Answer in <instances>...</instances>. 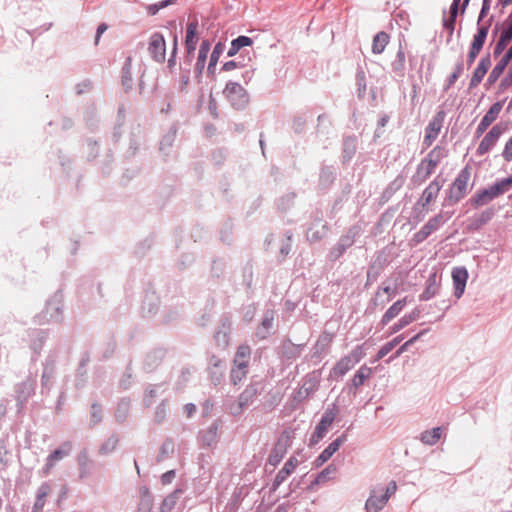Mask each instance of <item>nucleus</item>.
Returning <instances> with one entry per match:
<instances>
[{"label": "nucleus", "instance_id": "obj_1", "mask_svg": "<svg viewBox=\"0 0 512 512\" xmlns=\"http://www.w3.org/2000/svg\"><path fill=\"white\" fill-rule=\"evenodd\" d=\"M363 346H357L349 355L342 357L333 367L330 376L340 378L350 371L364 357Z\"/></svg>", "mask_w": 512, "mask_h": 512}, {"label": "nucleus", "instance_id": "obj_2", "mask_svg": "<svg viewBox=\"0 0 512 512\" xmlns=\"http://www.w3.org/2000/svg\"><path fill=\"white\" fill-rule=\"evenodd\" d=\"M223 94L235 109H243L249 103V96L246 90L237 82H228L223 90Z\"/></svg>", "mask_w": 512, "mask_h": 512}, {"label": "nucleus", "instance_id": "obj_3", "mask_svg": "<svg viewBox=\"0 0 512 512\" xmlns=\"http://www.w3.org/2000/svg\"><path fill=\"white\" fill-rule=\"evenodd\" d=\"M471 178V169L469 167L463 168L449 190V200L458 202L465 197L468 191V185Z\"/></svg>", "mask_w": 512, "mask_h": 512}, {"label": "nucleus", "instance_id": "obj_4", "mask_svg": "<svg viewBox=\"0 0 512 512\" xmlns=\"http://www.w3.org/2000/svg\"><path fill=\"white\" fill-rule=\"evenodd\" d=\"M445 156L446 153L442 147H434L428 153L427 157L421 160L418 167V174L422 175L424 179H427Z\"/></svg>", "mask_w": 512, "mask_h": 512}, {"label": "nucleus", "instance_id": "obj_5", "mask_svg": "<svg viewBox=\"0 0 512 512\" xmlns=\"http://www.w3.org/2000/svg\"><path fill=\"white\" fill-rule=\"evenodd\" d=\"M291 440H292L291 432L285 431L282 433V435L280 436L279 440L277 441L275 447L273 448V450L271 451V453L269 455L268 462L271 465L276 466L281 462V460L287 453L288 448L291 445Z\"/></svg>", "mask_w": 512, "mask_h": 512}, {"label": "nucleus", "instance_id": "obj_6", "mask_svg": "<svg viewBox=\"0 0 512 512\" xmlns=\"http://www.w3.org/2000/svg\"><path fill=\"white\" fill-rule=\"evenodd\" d=\"M488 32H489V24L479 27L477 33L474 35L473 41L471 43V46H470V49H469V52L467 55V63L469 66H471L474 63L476 57L482 50L483 45L486 41Z\"/></svg>", "mask_w": 512, "mask_h": 512}, {"label": "nucleus", "instance_id": "obj_7", "mask_svg": "<svg viewBox=\"0 0 512 512\" xmlns=\"http://www.w3.org/2000/svg\"><path fill=\"white\" fill-rule=\"evenodd\" d=\"M504 130L505 128L499 124L493 126L481 140L477 148V154L483 156L488 153L496 145Z\"/></svg>", "mask_w": 512, "mask_h": 512}, {"label": "nucleus", "instance_id": "obj_8", "mask_svg": "<svg viewBox=\"0 0 512 512\" xmlns=\"http://www.w3.org/2000/svg\"><path fill=\"white\" fill-rule=\"evenodd\" d=\"M148 51L151 57L160 63L166 59V42L162 34L154 33L151 35L148 43Z\"/></svg>", "mask_w": 512, "mask_h": 512}, {"label": "nucleus", "instance_id": "obj_9", "mask_svg": "<svg viewBox=\"0 0 512 512\" xmlns=\"http://www.w3.org/2000/svg\"><path fill=\"white\" fill-rule=\"evenodd\" d=\"M444 113L438 112L433 119L429 122L425 129V136L423 139V145L428 148L437 139L439 133L443 127Z\"/></svg>", "mask_w": 512, "mask_h": 512}, {"label": "nucleus", "instance_id": "obj_10", "mask_svg": "<svg viewBox=\"0 0 512 512\" xmlns=\"http://www.w3.org/2000/svg\"><path fill=\"white\" fill-rule=\"evenodd\" d=\"M503 104L504 101H498L490 107L476 128V136H481L487 130V128L498 118L503 108Z\"/></svg>", "mask_w": 512, "mask_h": 512}, {"label": "nucleus", "instance_id": "obj_11", "mask_svg": "<svg viewBox=\"0 0 512 512\" xmlns=\"http://www.w3.org/2000/svg\"><path fill=\"white\" fill-rule=\"evenodd\" d=\"M198 23L197 21H193L187 24L186 27V36H185V49L187 52V57L189 61L193 58L194 52L196 50V46L198 43Z\"/></svg>", "mask_w": 512, "mask_h": 512}, {"label": "nucleus", "instance_id": "obj_12", "mask_svg": "<svg viewBox=\"0 0 512 512\" xmlns=\"http://www.w3.org/2000/svg\"><path fill=\"white\" fill-rule=\"evenodd\" d=\"M512 40V13L503 22V29L494 48V55L501 54Z\"/></svg>", "mask_w": 512, "mask_h": 512}, {"label": "nucleus", "instance_id": "obj_13", "mask_svg": "<svg viewBox=\"0 0 512 512\" xmlns=\"http://www.w3.org/2000/svg\"><path fill=\"white\" fill-rule=\"evenodd\" d=\"M334 419L335 413L333 411H327L323 415L320 422L316 426L314 433L311 436V444L318 443L325 436L329 427L332 425Z\"/></svg>", "mask_w": 512, "mask_h": 512}, {"label": "nucleus", "instance_id": "obj_14", "mask_svg": "<svg viewBox=\"0 0 512 512\" xmlns=\"http://www.w3.org/2000/svg\"><path fill=\"white\" fill-rule=\"evenodd\" d=\"M452 279L454 284V295L457 298H460L466 287V282L468 279V272L464 267H456L452 271Z\"/></svg>", "mask_w": 512, "mask_h": 512}, {"label": "nucleus", "instance_id": "obj_15", "mask_svg": "<svg viewBox=\"0 0 512 512\" xmlns=\"http://www.w3.org/2000/svg\"><path fill=\"white\" fill-rule=\"evenodd\" d=\"M491 66L490 57H483L478 63L476 69L473 72L472 78L470 80V87L474 88L478 86L486 75L488 69Z\"/></svg>", "mask_w": 512, "mask_h": 512}, {"label": "nucleus", "instance_id": "obj_16", "mask_svg": "<svg viewBox=\"0 0 512 512\" xmlns=\"http://www.w3.org/2000/svg\"><path fill=\"white\" fill-rule=\"evenodd\" d=\"M442 188V183L438 180V178L434 179L423 191L421 196L422 206H427L432 201H434L440 190Z\"/></svg>", "mask_w": 512, "mask_h": 512}, {"label": "nucleus", "instance_id": "obj_17", "mask_svg": "<svg viewBox=\"0 0 512 512\" xmlns=\"http://www.w3.org/2000/svg\"><path fill=\"white\" fill-rule=\"evenodd\" d=\"M298 464L299 461L296 457H290L284 464V467L277 473L274 485L277 487L282 484L287 479V477L293 473Z\"/></svg>", "mask_w": 512, "mask_h": 512}, {"label": "nucleus", "instance_id": "obj_18", "mask_svg": "<svg viewBox=\"0 0 512 512\" xmlns=\"http://www.w3.org/2000/svg\"><path fill=\"white\" fill-rule=\"evenodd\" d=\"M343 440V437H339L335 439L332 443H330L329 446L326 449H324L315 460L316 467H320L324 463H326L333 456V454L337 452V450L343 443Z\"/></svg>", "mask_w": 512, "mask_h": 512}, {"label": "nucleus", "instance_id": "obj_19", "mask_svg": "<svg viewBox=\"0 0 512 512\" xmlns=\"http://www.w3.org/2000/svg\"><path fill=\"white\" fill-rule=\"evenodd\" d=\"M387 502L386 497L382 494L378 496L376 491H373L366 501L365 508L368 512H379Z\"/></svg>", "mask_w": 512, "mask_h": 512}, {"label": "nucleus", "instance_id": "obj_20", "mask_svg": "<svg viewBox=\"0 0 512 512\" xmlns=\"http://www.w3.org/2000/svg\"><path fill=\"white\" fill-rule=\"evenodd\" d=\"M407 303V297H404L398 301H396L383 315L382 317V324L386 325L388 322H390L393 318L399 315V313L402 311L404 306Z\"/></svg>", "mask_w": 512, "mask_h": 512}, {"label": "nucleus", "instance_id": "obj_21", "mask_svg": "<svg viewBox=\"0 0 512 512\" xmlns=\"http://www.w3.org/2000/svg\"><path fill=\"white\" fill-rule=\"evenodd\" d=\"M71 450V443L67 442L63 445V449H57L47 458V463L45 467V473L47 474L50 469L55 465V462L61 460L64 456H66Z\"/></svg>", "mask_w": 512, "mask_h": 512}, {"label": "nucleus", "instance_id": "obj_22", "mask_svg": "<svg viewBox=\"0 0 512 512\" xmlns=\"http://www.w3.org/2000/svg\"><path fill=\"white\" fill-rule=\"evenodd\" d=\"M251 348L248 345H240L234 357L235 366H249Z\"/></svg>", "mask_w": 512, "mask_h": 512}, {"label": "nucleus", "instance_id": "obj_23", "mask_svg": "<svg viewBox=\"0 0 512 512\" xmlns=\"http://www.w3.org/2000/svg\"><path fill=\"white\" fill-rule=\"evenodd\" d=\"M51 488L48 484H42L37 492V497L33 506V512H40L45 506L46 498L50 494Z\"/></svg>", "mask_w": 512, "mask_h": 512}, {"label": "nucleus", "instance_id": "obj_24", "mask_svg": "<svg viewBox=\"0 0 512 512\" xmlns=\"http://www.w3.org/2000/svg\"><path fill=\"white\" fill-rule=\"evenodd\" d=\"M253 44V40L248 36H239L231 42V46L227 52L229 57L236 55L239 50L246 46H251Z\"/></svg>", "mask_w": 512, "mask_h": 512}, {"label": "nucleus", "instance_id": "obj_25", "mask_svg": "<svg viewBox=\"0 0 512 512\" xmlns=\"http://www.w3.org/2000/svg\"><path fill=\"white\" fill-rule=\"evenodd\" d=\"M389 43V35L386 32H378L374 38L372 43V52L374 54H381L387 44Z\"/></svg>", "mask_w": 512, "mask_h": 512}, {"label": "nucleus", "instance_id": "obj_26", "mask_svg": "<svg viewBox=\"0 0 512 512\" xmlns=\"http://www.w3.org/2000/svg\"><path fill=\"white\" fill-rule=\"evenodd\" d=\"M461 0H453V3L450 7V16L447 19H444V27L449 31V34L452 35L455 29V21L458 14V7Z\"/></svg>", "mask_w": 512, "mask_h": 512}, {"label": "nucleus", "instance_id": "obj_27", "mask_svg": "<svg viewBox=\"0 0 512 512\" xmlns=\"http://www.w3.org/2000/svg\"><path fill=\"white\" fill-rule=\"evenodd\" d=\"M442 429L440 427L426 430L421 434V441L426 445H434L441 438Z\"/></svg>", "mask_w": 512, "mask_h": 512}, {"label": "nucleus", "instance_id": "obj_28", "mask_svg": "<svg viewBox=\"0 0 512 512\" xmlns=\"http://www.w3.org/2000/svg\"><path fill=\"white\" fill-rule=\"evenodd\" d=\"M439 286L436 282V275H432L428 281L424 292L420 295V300L427 301L434 297L438 292Z\"/></svg>", "mask_w": 512, "mask_h": 512}, {"label": "nucleus", "instance_id": "obj_29", "mask_svg": "<svg viewBox=\"0 0 512 512\" xmlns=\"http://www.w3.org/2000/svg\"><path fill=\"white\" fill-rule=\"evenodd\" d=\"M371 374V368L367 366H361L352 379L353 386L356 388L360 387L364 384L365 380L371 376Z\"/></svg>", "mask_w": 512, "mask_h": 512}, {"label": "nucleus", "instance_id": "obj_30", "mask_svg": "<svg viewBox=\"0 0 512 512\" xmlns=\"http://www.w3.org/2000/svg\"><path fill=\"white\" fill-rule=\"evenodd\" d=\"M419 317L418 311H413L409 315L403 316L397 323H395L391 327V333H396L403 329L404 327L408 326L410 323L415 321Z\"/></svg>", "mask_w": 512, "mask_h": 512}, {"label": "nucleus", "instance_id": "obj_31", "mask_svg": "<svg viewBox=\"0 0 512 512\" xmlns=\"http://www.w3.org/2000/svg\"><path fill=\"white\" fill-rule=\"evenodd\" d=\"M512 186V177H508L505 179H502L501 181H498L494 185L490 187V192H492V195H495L498 197L499 195L507 192L510 187Z\"/></svg>", "mask_w": 512, "mask_h": 512}, {"label": "nucleus", "instance_id": "obj_32", "mask_svg": "<svg viewBox=\"0 0 512 512\" xmlns=\"http://www.w3.org/2000/svg\"><path fill=\"white\" fill-rule=\"evenodd\" d=\"M179 493H180V491L177 490V491L171 493L170 495H168L161 503L159 512H171L177 504V501L179 498Z\"/></svg>", "mask_w": 512, "mask_h": 512}, {"label": "nucleus", "instance_id": "obj_33", "mask_svg": "<svg viewBox=\"0 0 512 512\" xmlns=\"http://www.w3.org/2000/svg\"><path fill=\"white\" fill-rule=\"evenodd\" d=\"M496 196L492 195V192H490V187L488 189H484L480 192H478L472 199L473 204L476 207L483 206L487 204L489 201L494 199Z\"/></svg>", "mask_w": 512, "mask_h": 512}, {"label": "nucleus", "instance_id": "obj_34", "mask_svg": "<svg viewBox=\"0 0 512 512\" xmlns=\"http://www.w3.org/2000/svg\"><path fill=\"white\" fill-rule=\"evenodd\" d=\"M152 507H153L152 497H151L150 493L148 492V490H144L142 492V495L140 498L137 512H151Z\"/></svg>", "mask_w": 512, "mask_h": 512}, {"label": "nucleus", "instance_id": "obj_35", "mask_svg": "<svg viewBox=\"0 0 512 512\" xmlns=\"http://www.w3.org/2000/svg\"><path fill=\"white\" fill-rule=\"evenodd\" d=\"M209 50H210L209 42L206 40L202 41V43L200 45L199 53H198L197 64H196L197 69H199L200 71L204 68Z\"/></svg>", "mask_w": 512, "mask_h": 512}, {"label": "nucleus", "instance_id": "obj_36", "mask_svg": "<svg viewBox=\"0 0 512 512\" xmlns=\"http://www.w3.org/2000/svg\"><path fill=\"white\" fill-rule=\"evenodd\" d=\"M131 62V57H128L122 70V85L125 87L126 90H128L131 87L132 83Z\"/></svg>", "mask_w": 512, "mask_h": 512}, {"label": "nucleus", "instance_id": "obj_37", "mask_svg": "<svg viewBox=\"0 0 512 512\" xmlns=\"http://www.w3.org/2000/svg\"><path fill=\"white\" fill-rule=\"evenodd\" d=\"M248 368L244 366H233L231 370V381L234 385L241 382L247 375Z\"/></svg>", "mask_w": 512, "mask_h": 512}, {"label": "nucleus", "instance_id": "obj_38", "mask_svg": "<svg viewBox=\"0 0 512 512\" xmlns=\"http://www.w3.org/2000/svg\"><path fill=\"white\" fill-rule=\"evenodd\" d=\"M337 472V467L334 464H330L323 471H321L317 478L315 479L316 484L325 483L330 479L331 475H334Z\"/></svg>", "mask_w": 512, "mask_h": 512}, {"label": "nucleus", "instance_id": "obj_39", "mask_svg": "<svg viewBox=\"0 0 512 512\" xmlns=\"http://www.w3.org/2000/svg\"><path fill=\"white\" fill-rule=\"evenodd\" d=\"M443 223V215L438 214L433 218L429 219L428 222L424 225L426 230H429L431 233L437 230L441 224Z\"/></svg>", "mask_w": 512, "mask_h": 512}, {"label": "nucleus", "instance_id": "obj_40", "mask_svg": "<svg viewBox=\"0 0 512 512\" xmlns=\"http://www.w3.org/2000/svg\"><path fill=\"white\" fill-rule=\"evenodd\" d=\"M492 218L491 211L482 212L476 219L474 223V229H478L481 226L485 225Z\"/></svg>", "mask_w": 512, "mask_h": 512}, {"label": "nucleus", "instance_id": "obj_41", "mask_svg": "<svg viewBox=\"0 0 512 512\" xmlns=\"http://www.w3.org/2000/svg\"><path fill=\"white\" fill-rule=\"evenodd\" d=\"M394 278L393 293L401 292L405 290L404 277L401 272L395 273L392 276Z\"/></svg>", "mask_w": 512, "mask_h": 512}, {"label": "nucleus", "instance_id": "obj_42", "mask_svg": "<svg viewBox=\"0 0 512 512\" xmlns=\"http://www.w3.org/2000/svg\"><path fill=\"white\" fill-rule=\"evenodd\" d=\"M272 324H273V318L272 317H265L263 319L262 323H261V327L257 331V335L260 338H265L266 334L262 331V329L267 331V330H269L272 327Z\"/></svg>", "mask_w": 512, "mask_h": 512}, {"label": "nucleus", "instance_id": "obj_43", "mask_svg": "<svg viewBox=\"0 0 512 512\" xmlns=\"http://www.w3.org/2000/svg\"><path fill=\"white\" fill-rule=\"evenodd\" d=\"M117 442L118 440L116 438H109L100 448V453L106 454L113 451L117 445Z\"/></svg>", "mask_w": 512, "mask_h": 512}, {"label": "nucleus", "instance_id": "obj_44", "mask_svg": "<svg viewBox=\"0 0 512 512\" xmlns=\"http://www.w3.org/2000/svg\"><path fill=\"white\" fill-rule=\"evenodd\" d=\"M423 334V332H420L418 333L417 335H415L414 337H412L410 340L406 341L396 352L395 354V357H398L399 355H401L403 352H405L408 347L413 344L415 341H417L420 336Z\"/></svg>", "mask_w": 512, "mask_h": 512}, {"label": "nucleus", "instance_id": "obj_45", "mask_svg": "<svg viewBox=\"0 0 512 512\" xmlns=\"http://www.w3.org/2000/svg\"><path fill=\"white\" fill-rule=\"evenodd\" d=\"M393 343H389L387 342L386 344H384L380 350L378 351L377 353V357H376V360H380L382 359L383 357H385L389 352H391L393 350Z\"/></svg>", "mask_w": 512, "mask_h": 512}, {"label": "nucleus", "instance_id": "obj_46", "mask_svg": "<svg viewBox=\"0 0 512 512\" xmlns=\"http://www.w3.org/2000/svg\"><path fill=\"white\" fill-rule=\"evenodd\" d=\"M502 155L506 161L512 160V137L505 144Z\"/></svg>", "mask_w": 512, "mask_h": 512}, {"label": "nucleus", "instance_id": "obj_47", "mask_svg": "<svg viewBox=\"0 0 512 512\" xmlns=\"http://www.w3.org/2000/svg\"><path fill=\"white\" fill-rule=\"evenodd\" d=\"M503 72L504 70L500 66L495 65V67L492 69L489 75V82L494 83L495 81H497Z\"/></svg>", "mask_w": 512, "mask_h": 512}, {"label": "nucleus", "instance_id": "obj_48", "mask_svg": "<svg viewBox=\"0 0 512 512\" xmlns=\"http://www.w3.org/2000/svg\"><path fill=\"white\" fill-rule=\"evenodd\" d=\"M397 490V484L395 481H391L388 486L385 489L384 494H382L384 497L387 498V501L389 498L396 492Z\"/></svg>", "mask_w": 512, "mask_h": 512}, {"label": "nucleus", "instance_id": "obj_49", "mask_svg": "<svg viewBox=\"0 0 512 512\" xmlns=\"http://www.w3.org/2000/svg\"><path fill=\"white\" fill-rule=\"evenodd\" d=\"M177 47H178V39H177V36H174L171 58L168 60V64H169L170 68L175 65V56L177 53Z\"/></svg>", "mask_w": 512, "mask_h": 512}, {"label": "nucleus", "instance_id": "obj_50", "mask_svg": "<svg viewBox=\"0 0 512 512\" xmlns=\"http://www.w3.org/2000/svg\"><path fill=\"white\" fill-rule=\"evenodd\" d=\"M431 234V232L429 230H426L425 226H423L416 234H415V239L417 242H422L424 241L429 235Z\"/></svg>", "mask_w": 512, "mask_h": 512}, {"label": "nucleus", "instance_id": "obj_51", "mask_svg": "<svg viewBox=\"0 0 512 512\" xmlns=\"http://www.w3.org/2000/svg\"><path fill=\"white\" fill-rule=\"evenodd\" d=\"M254 396V392L251 391V390H245L241 395H240V405L242 406L243 404H246L252 397Z\"/></svg>", "mask_w": 512, "mask_h": 512}, {"label": "nucleus", "instance_id": "obj_52", "mask_svg": "<svg viewBox=\"0 0 512 512\" xmlns=\"http://www.w3.org/2000/svg\"><path fill=\"white\" fill-rule=\"evenodd\" d=\"M107 28H108V26L105 23H102V24H100L98 26L96 37H95V44L96 45L98 44L101 35L107 30Z\"/></svg>", "mask_w": 512, "mask_h": 512}, {"label": "nucleus", "instance_id": "obj_53", "mask_svg": "<svg viewBox=\"0 0 512 512\" xmlns=\"http://www.w3.org/2000/svg\"><path fill=\"white\" fill-rule=\"evenodd\" d=\"M184 411L187 417H191L195 413L196 407L194 404L189 403L184 406Z\"/></svg>", "mask_w": 512, "mask_h": 512}, {"label": "nucleus", "instance_id": "obj_54", "mask_svg": "<svg viewBox=\"0 0 512 512\" xmlns=\"http://www.w3.org/2000/svg\"><path fill=\"white\" fill-rule=\"evenodd\" d=\"M489 9H490V4L483 3L478 22H480L485 17V15L488 13Z\"/></svg>", "mask_w": 512, "mask_h": 512}, {"label": "nucleus", "instance_id": "obj_55", "mask_svg": "<svg viewBox=\"0 0 512 512\" xmlns=\"http://www.w3.org/2000/svg\"><path fill=\"white\" fill-rule=\"evenodd\" d=\"M236 67H237V64L235 61H228L223 65L222 69L225 71H231V70L235 69Z\"/></svg>", "mask_w": 512, "mask_h": 512}, {"label": "nucleus", "instance_id": "obj_56", "mask_svg": "<svg viewBox=\"0 0 512 512\" xmlns=\"http://www.w3.org/2000/svg\"><path fill=\"white\" fill-rule=\"evenodd\" d=\"M512 84V78L511 75L507 73V75L504 77V79L501 81V86L506 88Z\"/></svg>", "mask_w": 512, "mask_h": 512}, {"label": "nucleus", "instance_id": "obj_57", "mask_svg": "<svg viewBox=\"0 0 512 512\" xmlns=\"http://www.w3.org/2000/svg\"><path fill=\"white\" fill-rule=\"evenodd\" d=\"M210 364H211L213 367H215V368H219V367H221L222 361H221L219 358H217V357L213 356V357L210 359Z\"/></svg>", "mask_w": 512, "mask_h": 512}, {"label": "nucleus", "instance_id": "obj_58", "mask_svg": "<svg viewBox=\"0 0 512 512\" xmlns=\"http://www.w3.org/2000/svg\"><path fill=\"white\" fill-rule=\"evenodd\" d=\"M502 59L510 63V61L512 60V46L507 50Z\"/></svg>", "mask_w": 512, "mask_h": 512}, {"label": "nucleus", "instance_id": "obj_59", "mask_svg": "<svg viewBox=\"0 0 512 512\" xmlns=\"http://www.w3.org/2000/svg\"><path fill=\"white\" fill-rule=\"evenodd\" d=\"M173 476H174V472L173 471L165 473L162 476V482L163 483H168Z\"/></svg>", "mask_w": 512, "mask_h": 512}, {"label": "nucleus", "instance_id": "obj_60", "mask_svg": "<svg viewBox=\"0 0 512 512\" xmlns=\"http://www.w3.org/2000/svg\"><path fill=\"white\" fill-rule=\"evenodd\" d=\"M382 290H383V292H384V293H387V294H389L390 296H391L392 294H394V293H393V287H391V286H385V287H383V288H382Z\"/></svg>", "mask_w": 512, "mask_h": 512}, {"label": "nucleus", "instance_id": "obj_61", "mask_svg": "<svg viewBox=\"0 0 512 512\" xmlns=\"http://www.w3.org/2000/svg\"><path fill=\"white\" fill-rule=\"evenodd\" d=\"M498 3L502 5L503 8H505L506 6L512 4V0H498Z\"/></svg>", "mask_w": 512, "mask_h": 512}, {"label": "nucleus", "instance_id": "obj_62", "mask_svg": "<svg viewBox=\"0 0 512 512\" xmlns=\"http://www.w3.org/2000/svg\"><path fill=\"white\" fill-rule=\"evenodd\" d=\"M508 64H509L508 62L501 59L496 65L500 66L503 70H505V68L508 66Z\"/></svg>", "mask_w": 512, "mask_h": 512}, {"label": "nucleus", "instance_id": "obj_63", "mask_svg": "<svg viewBox=\"0 0 512 512\" xmlns=\"http://www.w3.org/2000/svg\"><path fill=\"white\" fill-rule=\"evenodd\" d=\"M401 340H402V337L398 336V337L394 338L393 340H391L389 343H393V348H395V346L398 345Z\"/></svg>", "mask_w": 512, "mask_h": 512}, {"label": "nucleus", "instance_id": "obj_64", "mask_svg": "<svg viewBox=\"0 0 512 512\" xmlns=\"http://www.w3.org/2000/svg\"><path fill=\"white\" fill-rule=\"evenodd\" d=\"M275 512H287V510H286L284 507L279 506V507H277V509L275 510Z\"/></svg>", "mask_w": 512, "mask_h": 512}]
</instances>
